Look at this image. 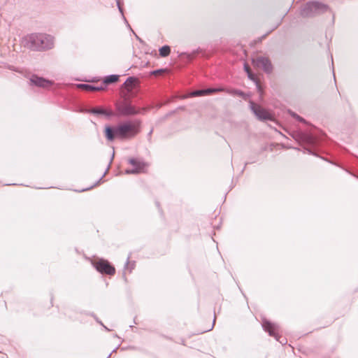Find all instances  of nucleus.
Here are the masks:
<instances>
[{
  "label": "nucleus",
  "instance_id": "nucleus-1",
  "mask_svg": "<svg viewBox=\"0 0 358 358\" xmlns=\"http://www.w3.org/2000/svg\"><path fill=\"white\" fill-rule=\"evenodd\" d=\"M138 120L127 121L117 126L105 127V136L108 141L115 139H129L134 137L140 131Z\"/></svg>",
  "mask_w": 358,
  "mask_h": 358
},
{
  "label": "nucleus",
  "instance_id": "nucleus-2",
  "mask_svg": "<svg viewBox=\"0 0 358 358\" xmlns=\"http://www.w3.org/2000/svg\"><path fill=\"white\" fill-rule=\"evenodd\" d=\"M22 44L34 50H45L52 47L53 38L42 34H31L22 38Z\"/></svg>",
  "mask_w": 358,
  "mask_h": 358
},
{
  "label": "nucleus",
  "instance_id": "nucleus-3",
  "mask_svg": "<svg viewBox=\"0 0 358 358\" xmlns=\"http://www.w3.org/2000/svg\"><path fill=\"white\" fill-rule=\"evenodd\" d=\"M117 110L121 115H130L143 113V111L145 110V108H136L130 103L125 102L122 104L117 105Z\"/></svg>",
  "mask_w": 358,
  "mask_h": 358
},
{
  "label": "nucleus",
  "instance_id": "nucleus-4",
  "mask_svg": "<svg viewBox=\"0 0 358 358\" xmlns=\"http://www.w3.org/2000/svg\"><path fill=\"white\" fill-rule=\"evenodd\" d=\"M327 7L319 2H309L306 4L305 9L303 11L304 15H311L313 14L319 13L325 11Z\"/></svg>",
  "mask_w": 358,
  "mask_h": 358
},
{
  "label": "nucleus",
  "instance_id": "nucleus-5",
  "mask_svg": "<svg viewBox=\"0 0 358 358\" xmlns=\"http://www.w3.org/2000/svg\"><path fill=\"white\" fill-rule=\"evenodd\" d=\"M93 265L96 269L101 273L108 275H113L115 269L112 266L109 262L105 259H99L98 261L93 262Z\"/></svg>",
  "mask_w": 358,
  "mask_h": 358
},
{
  "label": "nucleus",
  "instance_id": "nucleus-6",
  "mask_svg": "<svg viewBox=\"0 0 358 358\" xmlns=\"http://www.w3.org/2000/svg\"><path fill=\"white\" fill-rule=\"evenodd\" d=\"M250 108L256 117L261 120H272L273 114L259 105L250 102Z\"/></svg>",
  "mask_w": 358,
  "mask_h": 358
},
{
  "label": "nucleus",
  "instance_id": "nucleus-7",
  "mask_svg": "<svg viewBox=\"0 0 358 358\" xmlns=\"http://www.w3.org/2000/svg\"><path fill=\"white\" fill-rule=\"evenodd\" d=\"M129 164L133 166V169L127 170V173H140L144 172L148 167L147 164L138 159H130Z\"/></svg>",
  "mask_w": 358,
  "mask_h": 358
},
{
  "label": "nucleus",
  "instance_id": "nucleus-8",
  "mask_svg": "<svg viewBox=\"0 0 358 358\" xmlns=\"http://www.w3.org/2000/svg\"><path fill=\"white\" fill-rule=\"evenodd\" d=\"M252 63L257 68L262 69L268 73H269L272 69L270 61L264 57H258L252 59Z\"/></svg>",
  "mask_w": 358,
  "mask_h": 358
},
{
  "label": "nucleus",
  "instance_id": "nucleus-9",
  "mask_svg": "<svg viewBox=\"0 0 358 358\" xmlns=\"http://www.w3.org/2000/svg\"><path fill=\"white\" fill-rule=\"evenodd\" d=\"M262 327L266 331L268 332L270 336L275 337L276 340L279 341L278 325L267 320H263Z\"/></svg>",
  "mask_w": 358,
  "mask_h": 358
},
{
  "label": "nucleus",
  "instance_id": "nucleus-10",
  "mask_svg": "<svg viewBox=\"0 0 358 358\" xmlns=\"http://www.w3.org/2000/svg\"><path fill=\"white\" fill-rule=\"evenodd\" d=\"M30 81L34 85L41 87H49L52 85V81L38 76H32Z\"/></svg>",
  "mask_w": 358,
  "mask_h": 358
},
{
  "label": "nucleus",
  "instance_id": "nucleus-11",
  "mask_svg": "<svg viewBox=\"0 0 358 358\" xmlns=\"http://www.w3.org/2000/svg\"><path fill=\"white\" fill-rule=\"evenodd\" d=\"M87 112L96 115H102L106 117H110L113 115V112L110 109H107L104 108H94L88 110Z\"/></svg>",
  "mask_w": 358,
  "mask_h": 358
},
{
  "label": "nucleus",
  "instance_id": "nucleus-12",
  "mask_svg": "<svg viewBox=\"0 0 358 358\" xmlns=\"http://www.w3.org/2000/svg\"><path fill=\"white\" fill-rule=\"evenodd\" d=\"M224 91L223 88H209L207 90H196L190 94L191 96H203L209 94L212 92Z\"/></svg>",
  "mask_w": 358,
  "mask_h": 358
},
{
  "label": "nucleus",
  "instance_id": "nucleus-13",
  "mask_svg": "<svg viewBox=\"0 0 358 358\" xmlns=\"http://www.w3.org/2000/svg\"><path fill=\"white\" fill-rule=\"evenodd\" d=\"M136 85V79L133 78H129L124 83V87L127 91H131Z\"/></svg>",
  "mask_w": 358,
  "mask_h": 358
},
{
  "label": "nucleus",
  "instance_id": "nucleus-14",
  "mask_svg": "<svg viewBox=\"0 0 358 358\" xmlns=\"http://www.w3.org/2000/svg\"><path fill=\"white\" fill-rule=\"evenodd\" d=\"M244 69H245V71L247 72V73H248V78H249L250 80H253V81H255V82L257 89H258L259 90H260V85H259V83L257 82V80H256V79H255V76L252 73V72H251V71H250V68H249V66H248V65L247 64H244Z\"/></svg>",
  "mask_w": 358,
  "mask_h": 358
},
{
  "label": "nucleus",
  "instance_id": "nucleus-15",
  "mask_svg": "<svg viewBox=\"0 0 358 358\" xmlns=\"http://www.w3.org/2000/svg\"><path fill=\"white\" fill-rule=\"evenodd\" d=\"M77 87L85 90V91H96V90H100L102 88L96 87L87 84H79L77 85Z\"/></svg>",
  "mask_w": 358,
  "mask_h": 358
},
{
  "label": "nucleus",
  "instance_id": "nucleus-16",
  "mask_svg": "<svg viewBox=\"0 0 358 358\" xmlns=\"http://www.w3.org/2000/svg\"><path fill=\"white\" fill-rule=\"evenodd\" d=\"M119 76L117 75H110L108 76H106L104 78V83L106 84H110L113 83H115L118 80Z\"/></svg>",
  "mask_w": 358,
  "mask_h": 358
},
{
  "label": "nucleus",
  "instance_id": "nucleus-17",
  "mask_svg": "<svg viewBox=\"0 0 358 358\" xmlns=\"http://www.w3.org/2000/svg\"><path fill=\"white\" fill-rule=\"evenodd\" d=\"M170 51V47L168 45H164L159 49V55L162 57H166L169 55Z\"/></svg>",
  "mask_w": 358,
  "mask_h": 358
},
{
  "label": "nucleus",
  "instance_id": "nucleus-18",
  "mask_svg": "<svg viewBox=\"0 0 358 358\" xmlns=\"http://www.w3.org/2000/svg\"><path fill=\"white\" fill-rule=\"evenodd\" d=\"M227 92H228V93L231 94H238L239 96L243 95L242 92L237 91V90H231V91H227Z\"/></svg>",
  "mask_w": 358,
  "mask_h": 358
},
{
  "label": "nucleus",
  "instance_id": "nucleus-19",
  "mask_svg": "<svg viewBox=\"0 0 358 358\" xmlns=\"http://www.w3.org/2000/svg\"><path fill=\"white\" fill-rule=\"evenodd\" d=\"M296 117H297V118H299V120L302 121V119H301V118H300L299 116H296Z\"/></svg>",
  "mask_w": 358,
  "mask_h": 358
}]
</instances>
